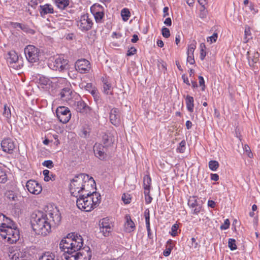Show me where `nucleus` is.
I'll use <instances>...</instances> for the list:
<instances>
[{
  "mask_svg": "<svg viewBox=\"0 0 260 260\" xmlns=\"http://www.w3.org/2000/svg\"><path fill=\"white\" fill-rule=\"evenodd\" d=\"M83 245L82 237L77 233H72L60 241L59 248L64 254H72L80 250Z\"/></svg>",
  "mask_w": 260,
  "mask_h": 260,
  "instance_id": "1",
  "label": "nucleus"
},
{
  "mask_svg": "<svg viewBox=\"0 0 260 260\" xmlns=\"http://www.w3.org/2000/svg\"><path fill=\"white\" fill-rule=\"evenodd\" d=\"M94 183L92 177L85 174L75 176L70 183V191L72 195L78 198L79 195L88 191L89 183Z\"/></svg>",
  "mask_w": 260,
  "mask_h": 260,
  "instance_id": "2",
  "label": "nucleus"
},
{
  "mask_svg": "<svg viewBox=\"0 0 260 260\" xmlns=\"http://www.w3.org/2000/svg\"><path fill=\"white\" fill-rule=\"evenodd\" d=\"M77 198V206L83 211H91L96 207L100 202L101 196L96 192L91 193L90 192H84L81 194Z\"/></svg>",
  "mask_w": 260,
  "mask_h": 260,
  "instance_id": "3",
  "label": "nucleus"
},
{
  "mask_svg": "<svg viewBox=\"0 0 260 260\" xmlns=\"http://www.w3.org/2000/svg\"><path fill=\"white\" fill-rule=\"evenodd\" d=\"M32 227L37 235L46 236L51 232V223L49 222V219L46 216L42 215L32 223Z\"/></svg>",
  "mask_w": 260,
  "mask_h": 260,
  "instance_id": "4",
  "label": "nucleus"
},
{
  "mask_svg": "<svg viewBox=\"0 0 260 260\" xmlns=\"http://www.w3.org/2000/svg\"><path fill=\"white\" fill-rule=\"evenodd\" d=\"M0 235L6 242L13 244L19 239V231L14 223L12 226L2 229L0 231Z\"/></svg>",
  "mask_w": 260,
  "mask_h": 260,
  "instance_id": "5",
  "label": "nucleus"
},
{
  "mask_svg": "<svg viewBox=\"0 0 260 260\" xmlns=\"http://www.w3.org/2000/svg\"><path fill=\"white\" fill-rule=\"evenodd\" d=\"M7 62L10 68L16 70L21 69L23 66L22 57L14 50H11L8 53Z\"/></svg>",
  "mask_w": 260,
  "mask_h": 260,
  "instance_id": "6",
  "label": "nucleus"
},
{
  "mask_svg": "<svg viewBox=\"0 0 260 260\" xmlns=\"http://www.w3.org/2000/svg\"><path fill=\"white\" fill-rule=\"evenodd\" d=\"M24 51L26 58L28 62L35 63L39 60L40 50L35 46L31 45L26 46Z\"/></svg>",
  "mask_w": 260,
  "mask_h": 260,
  "instance_id": "7",
  "label": "nucleus"
},
{
  "mask_svg": "<svg viewBox=\"0 0 260 260\" xmlns=\"http://www.w3.org/2000/svg\"><path fill=\"white\" fill-rule=\"evenodd\" d=\"M100 233L104 237H109L112 231L113 224L112 221L108 217L103 218L99 221Z\"/></svg>",
  "mask_w": 260,
  "mask_h": 260,
  "instance_id": "8",
  "label": "nucleus"
},
{
  "mask_svg": "<svg viewBox=\"0 0 260 260\" xmlns=\"http://www.w3.org/2000/svg\"><path fill=\"white\" fill-rule=\"evenodd\" d=\"M90 12L97 23H102L105 17V9L99 4H94L90 7Z\"/></svg>",
  "mask_w": 260,
  "mask_h": 260,
  "instance_id": "9",
  "label": "nucleus"
},
{
  "mask_svg": "<svg viewBox=\"0 0 260 260\" xmlns=\"http://www.w3.org/2000/svg\"><path fill=\"white\" fill-rule=\"evenodd\" d=\"M69 61L63 57L59 56L55 60L50 63L49 67L53 70L63 72L67 70L69 67Z\"/></svg>",
  "mask_w": 260,
  "mask_h": 260,
  "instance_id": "10",
  "label": "nucleus"
},
{
  "mask_svg": "<svg viewBox=\"0 0 260 260\" xmlns=\"http://www.w3.org/2000/svg\"><path fill=\"white\" fill-rule=\"evenodd\" d=\"M92 25V21L89 18L88 14L81 15L77 21V25L79 28L82 31H86L90 30Z\"/></svg>",
  "mask_w": 260,
  "mask_h": 260,
  "instance_id": "11",
  "label": "nucleus"
},
{
  "mask_svg": "<svg viewBox=\"0 0 260 260\" xmlns=\"http://www.w3.org/2000/svg\"><path fill=\"white\" fill-rule=\"evenodd\" d=\"M56 116L58 120L62 123H67L71 117V113L68 107H58L56 110Z\"/></svg>",
  "mask_w": 260,
  "mask_h": 260,
  "instance_id": "12",
  "label": "nucleus"
},
{
  "mask_svg": "<svg viewBox=\"0 0 260 260\" xmlns=\"http://www.w3.org/2000/svg\"><path fill=\"white\" fill-rule=\"evenodd\" d=\"M75 68L79 73L85 74L88 73L91 69L90 62L86 59L77 60L75 63Z\"/></svg>",
  "mask_w": 260,
  "mask_h": 260,
  "instance_id": "13",
  "label": "nucleus"
},
{
  "mask_svg": "<svg viewBox=\"0 0 260 260\" xmlns=\"http://www.w3.org/2000/svg\"><path fill=\"white\" fill-rule=\"evenodd\" d=\"M26 187L28 191L34 194H39L42 190L40 183L35 180H29L26 183Z\"/></svg>",
  "mask_w": 260,
  "mask_h": 260,
  "instance_id": "14",
  "label": "nucleus"
},
{
  "mask_svg": "<svg viewBox=\"0 0 260 260\" xmlns=\"http://www.w3.org/2000/svg\"><path fill=\"white\" fill-rule=\"evenodd\" d=\"M106 150L107 148L101 144L95 143L93 146L95 156L102 160H105L107 157Z\"/></svg>",
  "mask_w": 260,
  "mask_h": 260,
  "instance_id": "15",
  "label": "nucleus"
},
{
  "mask_svg": "<svg viewBox=\"0 0 260 260\" xmlns=\"http://www.w3.org/2000/svg\"><path fill=\"white\" fill-rule=\"evenodd\" d=\"M1 146L4 152L11 154L15 148L16 144L13 139L6 138L2 141Z\"/></svg>",
  "mask_w": 260,
  "mask_h": 260,
  "instance_id": "16",
  "label": "nucleus"
},
{
  "mask_svg": "<svg viewBox=\"0 0 260 260\" xmlns=\"http://www.w3.org/2000/svg\"><path fill=\"white\" fill-rule=\"evenodd\" d=\"M60 98L63 101L67 102L69 105L72 106L73 105V100L74 94L70 88L68 87L63 88L60 92Z\"/></svg>",
  "mask_w": 260,
  "mask_h": 260,
  "instance_id": "17",
  "label": "nucleus"
},
{
  "mask_svg": "<svg viewBox=\"0 0 260 260\" xmlns=\"http://www.w3.org/2000/svg\"><path fill=\"white\" fill-rule=\"evenodd\" d=\"M11 258L12 260H30V255L26 249H19L14 251Z\"/></svg>",
  "mask_w": 260,
  "mask_h": 260,
  "instance_id": "18",
  "label": "nucleus"
},
{
  "mask_svg": "<svg viewBox=\"0 0 260 260\" xmlns=\"http://www.w3.org/2000/svg\"><path fill=\"white\" fill-rule=\"evenodd\" d=\"M69 83L66 78L62 77L52 78L51 89H55L59 88H64L68 86Z\"/></svg>",
  "mask_w": 260,
  "mask_h": 260,
  "instance_id": "19",
  "label": "nucleus"
},
{
  "mask_svg": "<svg viewBox=\"0 0 260 260\" xmlns=\"http://www.w3.org/2000/svg\"><path fill=\"white\" fill-rule=\"evenodd\" d=\"M135 229V223L132 220L129 215H126L124 217V222L123 223V231L127 233H130L134 232Z\"/></svg>",
  "mask_w": 260,
  "mask_h": 260,
  "instance_id": "20",
  "label": "nucleus"
},
{
  "mask_svg": "<svg viewBox=\"0 0 260 260\" xmlns=\"http://www.w3.org/2000/svg\"><path fill=\"white\" fill-rule=\"evenodd\" d=\"M110 120L111 123L118 126L120 124V116L119 110L117 108H113L111 110L110 113Z\"/></svg>",
  "mask_w": 260,
  "mask_h": 260,
  "instance_id": "21",
  "label": "nucleus"
},
{
  "mask_svg": "<svg viewBox=\"0 0 260 260\" xmlns=\"http://www.w3.org/2000/svg\"><path fill=\"white\" fill-rule=\"evenodd\" d=\"M49 219V222H52L53 226L58 225L61 221V217L60 212H49L48 215H46Z\"/></svg>",
  "mask_w": 260,
  "mask_h": 260,
  "instance_id": "22",
  "label": "nucleus"
},
{
  "mask_svg": "<svg viewBox=\"0 0 260 260\" xmlns=\"http://www.w3.org/2000/svg\"><path fill=\"white\" fill-rule=\"evenodd\" d=\"M52 78L50 80L49 78L41 76L39 79V86L45 90L51 89L52 88Z\"/></svg>",
  "mask_w": 260,
  "mask_h": 260,
  "instance_id": "23",
  "label": "nucleus"
},
{
  "mask_svg": "<svg viewBox=\"0 0 260 260\" xmlns=\"http://www.w3.org/2000/svg\"><path fill=\"white\" fill-rule=\"evenodd\" d=\"M78 260H90L92 253L89 247L77 251Z\"/></svg>",
  "mask_w": 260,
  "mask_h": 260,
  "instance_id": "24",
  "label": "nucleus"
},
{
  "mask_svg": "<svg viewBox=\"0 0 260 260\" xmlns=\"http://www.w3.org/2000/svg\"><path fill=\"white\" fill-rule=\"evenodd\" d=\"M39 12L42 17H44L46 15L53 14L54 13V8L52 5L46 4L39 6Z\"/></svg>",
  "mask_w": 260,
  "mask_h": 260,
  "instance_id": "25",
  "label": "nucleus"
},
{
  "mask_svg": "<svg viewBox=\"0 0 260 260\" xmlns=\"http://www.w3.org/2000/svg\"><path fill=\"white\" fill-rule=\"evenodd\" d=\"M14 223L10 218L7 217L2 212H0V231L2 229H5L7 226H12Z\"/></svg>",
  "mask_w": 260,
  "mask_h": 260,
  "instance_id": "26",
  "label": "nucleus"
},
{
  "mask_svg": "<svg viewBox=\"0 0 260 260\" xmlns=\"http://www.w3.org/2000/svg\"><path fill=\"white\" fill-rule=\"evenodd\" d=\"M74 108L78 112L84 113L85 112L88 106L85 102L79 98V100L76 101H73V105Z\"/></svg>",
  "mask_w": 260,
  "mask_h": 260,
  "instance_id": "27",
  "label": "nucleus"
},
{
  "mask_svg": "<svg viewBox=\"0 0 260 260\" xmlns=\"http://www.w3.org/2000/svg\"><path fill=\"white\" fill-rule=\"evenodd\" d=\"M56 7L61 10H64L70 4V0H52Z\"/></svg>",
  "mask_w": 260,
  "mask_h": 260,
  "instance_id": "28",
  "label": "nucleus"
},
{
  "mask_svg": "<svg viewBox=\"0 0 260 260\" xmlns=\"http://www.w3.org/2000/svg\"><path fill=\"white\" fill-rule=\"evenodd\" d=\"M3 117L5 118V120L8 123H11V112L10 107L7 106V105L4 106L3 111L2 113Z\"/></svg>",
  "mask_w": 260,
  "mask_h": 260,
  "instance_id": "29",
  "label": "nucleus"
},
{
  "mask_svg": "<svg viewBox=\"0 0 260 260\" xmlns=\"http://www.w3.org/2000/svg\"><path fill=\"white\" fill-rule=\"evenodd\" d=\"M185 103L187 110L190 113L193 112L194 108L193 98L189 95H187L185 98Z\"/></svg>",
  "mask_w": 260,
  "mask_h": 260,
  "instance_id": "30",
  "label": "nucleus"
},
{
  "mask_svg": "<svg viewBox=\"0 0 260 260\" xmlns=\"http://www.w3.org/2000/svg\"><path fill=\"white\" fill-rule=\"evenodd\" d=\"M39 260H58V259L54 253L46 252L40 256Z\"/></svg>",
  "mask_w": 260,
  "mask_h": 260,
  "instance_id": "31",
  "label": "nucleus"
},
{
  "mask_svg": "<svg viewBox=\"0 0 260 260\" xmlns=\"http://www.w3.org/2000/svg\"><path fill=\"white\" fill-rule=\"evenodd\" d=\"M103 91L106 94H111L112 92V86L111 84L106 79H103Z\"/></svg>",
  "mask_w": 260,
  "mask_h": 260,
  "instance_id": "32",
  "label": "nucleus"
},
{
  "mask_svg": "<svg viewBox=\"0 0 260 260\" xmlns=\"http://www.w3.org/2000/svg\"><path fill=\"white\" fill-rule=\"evenodd\" d=\"M151 179L149 175H145L143 178V187L144 191L150 190Z\"/></svg>",
  "mask_w": 260,
  "mask_h": 260,
  "instance_id": "33",
  "label": "nucleus"
},
{
  "mask_svg": "<svg viewBox=\"0 0 260 260\" xmlns=\"http://www.w3.org/2000/svg\"><path fill=\"white\" fill-rule=\"evenodd\" d=\"M44 211H53L55 210L56 211H59L58 207L53 203H47L43 208Z\"/></svg>",
  "mask_w": 260,
  "mask_h": 260,
  "instance_id": "34",
  "label": "nucleus"
},
{
  "mask_svg": "<svg viewBox=\"0 0 260 260\" xmlns=\"http://www.w3.org/2000/svg\"><path fill=\"white\" fill-rule=\"evenodd\" d=\"M6 197L10 201H16L18 200V196L12 190L7 191L5 193Z\"/></svg>",
  "mask_w": 260,
  "mask_h": 260,
  "instance_id": "35",
  "label": "nucleus"
},
{
  "mask_svg": "<svg viewBox=\"0 0 260 260\" xmlns=\"http://www.w3.org/2000/svg\"><path fill=\"white\" fill-rule=\"evenodd\" d=\"M44 176V181L48 182L50 180H54L55 178V176L53 174L50 175V171L48 170H45L43 172Z\"/></svg>",
  "mask_w": 260,
  "mask_h": 260,
  "instance_id": "36",
  "label": "nucleus"
},
{
  "mask_svg": "<svg viewBox=\"0 0 260 260\" xmlns=\"http://www.w3.org/2000/svg\"><path fill=\"white\" fill-rule=\"evenodd\" d=\"M121 16L123 21H127L131 16L128 9L126 8L123 9L121 11Z\"/></svg>",
  "mask_w": 260,
  "mask_h": 260,
  "instance_id": "37",
  "label": "nucleus"
},
{
  "mask_svg": "<svg viewBox=\"0 0 260 260\" xmlns=\"http://www.w3.org/2000/svg\"><path fill=\"white\" fill-rule=\"evenodd\" d=\"M219 166V164L216 160H210L209 162V168L212 171H216Z\"/></svg>",
  "mask_w": 260,
  "mask_h": 260,
  "instance_id": "38",
  "label": "nucleus"
},
{
  "mask_svg": "<svg viewBox=\"0 0 260 260\" xmlns=\"http://www.w3.org/2000/svg\"><path fill=\"white\" fill-rule=\"evenodd\" d=\"M196 42L193 41L192 42L188 45L187 54L189 55H193L194 51L196 48Z\"/></svg>",
  "mask_w": 260,
  "mask_h": 260,
  "instance_id": "39",
  "label": "nucleus"
},
{
  "mask_svg": "<svg viewBox=\"0 0 260 260\" xmlns=\"http://www.w3.org/2000/svg\"><path fill=\"white\" fill-rule=\"evenodd\" d=\"M186 149V142L185 140H182L179 144L176 149L177 152L184 153Z\"/></svg>",
  "mask_w": 260,
  "mask_h": 260,
  "instance_id": "40",
  "label": "nucleus"
},
{
  "mask_svg": "<svg viewBox=\"0 0 260 260\" xmlns=\"http://www.w3.org/2000/svg\"><path fill=\"white\" fill-rule=\"evenodd\" d=\"M243 149L244 153L245 154V155H246L248 157L250 158L253 157V155L251 152L250 148L247 144L244 145L243 146Z\"/></svg>",
  "mask_w": 260,
  "mask_h": 260,
  "instance_id": "41",
  "label": "nucleus"
},
{
  "mask_svg": "<svg viewBox=\"0 0 260 260\" xmlns=\"http://www.w3.org/2000/svg\"><path fill=\"white\" fill-rule=\"evenodd\" d=\"M7 180V176L5 171L0 167V183H4Z\"/></svg>",
  "mask_w": 260,
  "mask_h": 260,
  "instance_id": "42",
  "label": "nucleus"
},
{
  "mask_svg": "<svg viewBox=\"0 0 260 260\" xmlns=\"http://www.w3.org/2000/svg\"><path fill=\"white\" fill-rule=\"evenodd\" d=\"M251 36L250 28L248 26H246L244 31V41L246 43L249 39V37Z\"/></svg>",
  "mask_w": 260,
  "mask_h": 260,
  "instance_id": "43",
  "label": "nucleus"
},
{
  "mask_svg": "<svg viewBox=\"0 0 260 260\" xmlns=\"http://www.w3.org/2000/svg\"><path fill=\"white\" fill-rule=\"evenodd\" d=\"M228 246L231 250H234L237 249V245L236 244V240L232 238H230L228 241Z\"/></svg>",
  "mask_w": 260,
  "mask_h": 260,
  "instance_id": "44",
  "label": "nucleus"
},
{
  "mask_svg": "<svg viewBox=\"0 0 260 260\" xmlns=\"http://www.w3.org/2000/svg\"><path fill=\"white\" fill-rule=\"evenodd\" d=\"M208 14V11L205 7H201L200 10L199 17L201 19H204L206 18Z\"/></svg>",
  "mask_w": 260,
  "mask_h": 260,
  "instance_id": "45",
  "label": "nucleus"
},
{
  "mask_svg": "<svg viewBox=\"0 0 260 260\" xmlns=\"http://www.w3.org/2000/svg\"><path fill=\"white\" fill-rule=\"evenodd\" d=\"M64 257L66 260H78L77 252L72 254H64Z\"/></svg>",
  "mask_w": 260,
  "mask_h": 260,
  "instance_id": "46",
  "label": "nucleus"
},
{
  "mask_svg": "<svg viewBox=\"0 0 260 260\" xmlns=\"http://www.w3.org/2000/svg\"><path fill=\"white\" fill-rule=\"evenodd\" d=\"M218 38V34L214 32L211 36L207 38V41L210 44L215 43Z\"/></svg>",
  "mask_w": 260,
  "mask_h": 260,
  "instance_id": "47",
  "label": "nucleus"
},
{
  "mask_svg": "<svg viewBox=\"0 0 260 260\" xmlns=\"http://www.w3.org/2000/svg\"><path fill=\"white\" fill-rule=\"evenodd\" d=\"M20 29L26 33L30 34H34L35 33V31L33 29L30 28L27 25L24 24H22V26Z\"/></svg>",
  "mask_w": 260,
  "mask_h": 260,
  "instance_id": "48",
  "label": "nucleus"
},
{
  "mask_svg": "<svg viewBox=\"0 0 260 260\" xmlns=\"http://www.w3.org/2000/svg\"><path fill=\"white\" fill-rule=\"evenodd\" d=\"M122 200L124 204H129L131 201V198L130 194L128 193H123L122 196Z\"/></svg>",
  "mask_w": 260,
  "mask_h": 260,
  "instance_id": "49",
  "label": "nucleus"
},
{
  "mask_svg": "<svg viewBox=\"0 0 260 260\" xmlns=\"http://www.w3.org/2000/svg\"><path fill=\"white\" fill-rule=\"evenodd\" d=\"M144 193L145 194V202L147 204H149L151 202L152 198L150 196V191L146 190V191H144Z\"/></svg>",
  "mask_w": 260,
  "mask_h": 260,
  "instance_id": "50",
  "label": "nucleus"
},
{
  "mask_svg": "<svg viewBox=\"0 0 260 260\" xmlns=\"http://www.w3.org/2000/svg\"><path fill=\"white\" fill-rule=\"evenodd\" d=\"M161 34L166 38H168L170 36V32L169 28L164 26L161 29Z\"/></svg>",
  "mask_w": 260,
  "mask_h": 260,
  "instance_id": "51",
  "label": "nucleus"
},
{
  "mask_svg": "<svg viewBox=\"0 0 260 260\" xmlns=\"http://www.w3.org/2000/svg\"><path fill=\"white\" fill-rule=\"evenodd\" d=\"M78 72L76 70H70L68 72L69 76L72 79H76L78 77Z\"/></svg>",
  "mask_w": 260,
  "mask_h": 260,
  "instance_id": "52",
  "label": "nucleus"
},
{
  "mask_svg": "<svg viewBox=\"0 0 260 260\" xmlns=\"http://www.w3.org/2000/svg\"><path fill=\"white\" fill-rule=\"evenodd\" d=\"M111 141L108 135H105L103 136V142L105 145V147H106L110 145L111 143Z\"/></svg>",
  "mask_w": 260,
  "mask_h": 260,
  "instance_id": "53",
  "label": "nucleus"
},
{
  "mask_svg": "<svg viewBox=\"0 0 260 260\" xmlns=\"http://www.w3.org/2000/svg\"><path fill=\"white\" fill-rule=\"evenodd\" d=\"M178 225L177 224H174L172 225L171 228V232H170V233L172 236L175 237L177 235V231L178 230Z\"/></svg>",
  "mask_w": 260,
  "mask_h": 260,
  "instance_id": "54",
  "label": "nucleus"
},
{
  "mask_svg": "<svg viewBox=\"0 0 260 260\" xmlns=\"http://www.w3.org/2000/svg\"><path fill=\"white\" fill-rule=\"evenodd\" d=\"M43 166L49 168L51 169L54 167L53 162L51 160H45L43 164Z\"/></svg>",
  "mask_w": 260,
  "mask_h": 260,
  "instance_id": "55",
  "label": "nucleus"
},
{
  "mask_svg": "<svg viewBox=\"0 0 260 260\" xmlns=\"http://www.w3.org/2000/svg\"><path fill=\"white\" fill-rule=\"evenodd\" d=\"M199 84L201 86H202V90L203 91H204L205 89V81H204V78L202 76H200L199 77Z\"/></svg>",
  "mask_w": 260,
  "mask_h": 260,
  "instance_id": "56",
  "label": "nucleus"
},
{
  "mask_svg": "<svg viewBox=\"0 0 260 260\" xmlns=\"http://www.w3.org/2000/svg\"><path fill=\"white\" fill-rule=\"evenodd\" d=\"M230 224L229 220L226 219L224 220V224L220 226V229L221 230H226L229 228Z\"/></svg>",
  "mask_w": 260,
  "mask_h": 260,
  "instance_id": "57",
  "label": "nucleus"
},
{
  "mask_svg": "<svg viewBox=\"0 0 260 260\" xmlns=\"http://www.w3.org/2000/svg\"><path fill=\"white\" fill-rule=\"evenodd\" d=\"M136 52L137 49L135 47H133L128 50L126 55L127 56H132L134 55L136 53Z\"/></svg>",
  "mask_w": 260,
  "mask_h": 260,
  "instance_id": "58",
  "label": "nucleus"
},
{
  "mask_svg": "<svg viewBox=\"0 0 260 260\" xmlns=\"http://www.w3.org/2000/svg\"><path fill=\"white\" fill-rule=\"evenodd\" d=\"M187 61L190 64H193L195 63V61L194 59V55L187 54Z\"/></svg>",
  "mask_w": 260,
  "mask_h": 260,
  "instance_id": "59",
  "label": "nucleus"
},
{
  "mask_svg": "<svg viewBox=\"0 0 260 260\" xmlns=\"http://www.w3.org/2000/svg\"><path fill=\"white\" fill-rule=\"evenodd\" d=\"M188 205L192 207H195L197 206V204L194 198L190 199L188 200Z\"/></svg>",
  "mask_w": 260,
  "mask_h": 260,
  "instance_id": "60",
  "label": "nucleus"
},
{
  "mask_svg": "<svg viewBox=\"0 0 260 260\" xmlns=\"http://www.w3.org/2000/svg\"><path fill=\"white\" fill-rule=\"evenodd\" d=\"M207 54L206 50H200V58L202 60H204Z\"/></svg>",
  "mask_w": 260,
  "mask_h": 260,
  "instance_id": "61",
  "label": "nucleus"
},
{
  "mask_svg": "<svg viewBox=\"0 0 260 260\" xmlns=\"http://www.w3.org/2000/svg\"><path fill=\"white\" fill-rule=\"evenodd\" d=\"M173 247H174V244L173 243V241L171 240H168L167 242L166 247L168 249H169L170 250L172 251Z\"/></svg>",
  "mask_w": 260,
  "mask_h": 260,
  "instance_id": "62",
  "label": "nucleus"
},
{
  "mask_svg": "<svg viewBox=\"0 0 260 260\" xmlns=\"http://www.w3.org/2000/svg\"><path fill=\"white\" fill-rule=\"evenodd\" d=\"M191 244L190 247L193 248H197L198 247V244L196 241V240L194 238H192L191 239Z\"/></svg>",
  "mask_w": 260,
  "mask_h": 260,
  "instance_id": "63",
  "label": "nucleus"
},
{
  "mask_svg": "<svg viewBox=\"0 0 260 260\" xmlns=\"http://www.w3.org/2000/svg\"><path fill=\"white\" fill-rule=\"evenodd\" d=\"M249 9L252 12L253 14H255L258 12V10L255 9L254 6L252 4H250L249 6Z\"/></svg>",
  "mask_w": 260,
  "mask_h": 260,
  "instance_id": "64",
  "label": "nucleus"
}]
</instances>
